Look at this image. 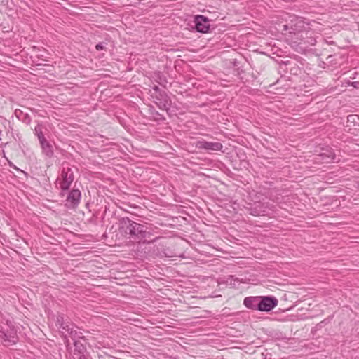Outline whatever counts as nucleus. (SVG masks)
<instances>
[{
	"instance_id": "1",
	"label": "nucleus",
	"mask_w": 359,
	"mask_h": 359,
	"mask_svg": "<svg viewBox=\"0 0 359 359\" xmlns=\"http://www.w3.org/2000/svg\"><path fill=\"white\" fill-rule=\"evenodd\" d=\"M286 42L299 53H304L316 45L318 34L311 29L309 24L298 16H292L289 22L283 25Z\"/></svg>"
},
{
	"instance_id": "13",
	"label": "nucleus",
	"mask_w": 359,
	"mask_h": 359,
	"mask_svg": "<svg viewBox=\"0 0 359 359\" xmlns=\"http://www.w3.org/2000/svg\"><path fill=\"white\" fill-rule=\"evenodd\" d=\"M321 157V160L325 163H330L333 161L335 158V154L331 149H323V151L319 154Z\"/></svg>"
},
{
	"instance_id": "5",
	"label": "nucleus",
	"mask_w": 359,
	"mask_h": 359,
	"mask_svg": "<svg viewBox=\"0 0 359 359\" xmlns=\"http://www.w3.org/2000/svg\"><path fill=\"white\" fill-rule=\"evenodd\" d=\"M278 301L273 296H259L258 311L269 312L277 305Z\"/></svg>"
},
{
	"instance_id": "2",
	"label": "nucleus",
	"mask_w": 359,
	"mask_h": 359,
	"mask_svg": "<svg viewBox=\"0 0 359 359\" xmlns=\"http://www.w3.org/2000/svg\"><path fill=\"white\" fill-rule=\"evenodd\" d=\"M118 231L125 236H128L137 243L143 241L149 234L147 227L143 224L137 223L126 217L119 219Z\"/></svg>"
},
{
	"instance_id": "18",
	"label": "nucleus",
	"mask_w": 359,
	"mask_h": 359,
	"mask_svg": "<svg viewBox=\"0 0 359 359\" xmlns=\"http://www.w3.org/2000/svg\"><path fill=\"white\" fill-rule=\"evenodd\" d=\"M150 114L153 116L154 119L156 121H163L165 118L163 115L159 114L154 107L150 109Z\"/></svg>"
},
{
	"instance_id": "15",
	"label": "nucleus",
	"mask_w": 359,
	"mask_h": 359,
	"mask_svg": "<svg viewBox=\"0 0 359 359\" xmlns=\"http://www.w3.org/2000/svg\"><path fill=\"white\" fill-rule=\"evenodd\" d=\"M34 134L37 136L39 142L46 140V137L43 133L42 126L41 124H37V126L35 127Z\"/></svg>"
},
{
	"instance_id": "4",
	"label": "nucleus",
	"mask_w": 359,
	"mask_h": 359,
	"mask_svg": "<svg viewBox=\"0 0 359 359\" xmlns=\"http://www.w3.org/2000/svg\"><path fill=\"white\" fill-rule=\"evenodd\" d=\"M272 208H273V206L269 203L259 201L247 208V210L251 215L258 217L269 215L270 211L273 210Z\"/></svg>"
},
{
	"instance_id": "12",
	"label": "nucleus",
	"mask_w": 359,
	"mask_h": 359,
	"mask_svg": "<svg viewBox=\"0 0 359 359\" xmlns=\"http://www.w3.org/2000/svg\"><path fill=\"white\" fill-rule=\"evenodd\" d=\"M39 143L42 149L43 154L48 158L52 157L54 154V151L53 146L50 144V142L46 139L39 142Z\"/></svg>"
},
{
	"instance_id": "14",
	"label": "nucleus",
	"mask_w": 359,
	"mask_h": 359,
	"mask_svg": "<svg viewBox=\"0 0 359 359\" xmlns=\"http://www.w3.org/2000/svg\"><path fill=\"white\" fill-rule=\"evenodd\" d=\"M67 334L75 341L77 339L83 338V333L76 330H74L73 326L70 328V330L67 332Z\"/></svg>"
},
{
	"instance_id": "9",
	"label": "nucleus",
	"mask_w": 359,
	"mask_h": 359,
	"mask_svg": "<svg viewBox=\"0 0 359 359\" xmlns=\"http://www.w3.org/2000/svg\"><path fill=\"white\" fill-rule=\"evenodd\" d=\"M195 28L197 32L206 33L210 29L209 21L207 18L203 15H197L195 18Z\"/></svg>"
},
{
	"instance_id": "23",
	"label": "nucleus",
	"mask_w": 359,
	"mask_h": 359,
	"mask_svg": "<svg viewBox=\"0 0 359 359\" xmlns=\"http://www.w3.org/2000/svg\"><path fill=\"white\" fill-rule=\"evenodd\" d=\"M354 117H355V116H354L353 115H350V116H348V121H351V118H353H353H354Z\"/></svg>"
},
{
	"instance_id": "7",
	"label": "nucleus",
	"mask_w": 359,
	"mask_h": 359,
	"mask_svg": "<svg viewBox=\"0 0 359 359\" xmlns=\"http://www.w3.org/2000/svg\"><path fill=\"white\" fill-rule=\"evenodd\" d=\"M196 147L199 149L206 151H221L223 148V145L220 142H208L204 140L197 141Z\"/></svg>"
},
{
	"instance_id": "16",
	"label": "nucleus",
	"mask_w": 359,
	"mask_h": 359,
	"mask_svg": "<svg viewBox=\"0 0 359 359\" xmlns=\"http://www.w3.org/2000/svg\"><path fill=\"white\" fill-rule=\"evenodd\" d=\"M62 325H59L57 327L60 329V332L66 337L67 334L65 332H67L70 330V328L73 326L72 324L69 322H64Z\"/></svg>"
},
{
	"instance_id": "6",
	"label": "nucleus",
	"mask_w": 359,
	"mask_h": 359,
	"mask_svg": "<svg viewBox=\"0 0 359 359\" xmlns=\"http://www.w3.org/2000/svg\"><path fill=\"white\" fill-rule=\"evenodd\" d=\"M62 182H60V189L62 191H67L69 189L74 180V172L69 166H63L61 171Z\"/></svg>"
},
{
	"instance_id": "19",
	"label": "nucleus",
	"mask_w": 359,
	"mask_h": 359,
	"mask_svg": "<svg viewBox=\"0 0 359 359\" xmlns=\"http://www.w3.org/2000/svg\"><path fill=\"white\" fill-rule=\"evenodd\" d=\"M65 322V320H64V317L62 316V315H58L57 316V320H56V326L58 327L59 325H62L63 323Z\"/></svg>"
},
{
	"instance_id": "11",
	"label": "nucleus",
	"mask_w": 359,
	"mask_h": 359,
	"mask_svg": "<svg viewBox=\"0 0 359 359\" xmlns=\"http://www.w3.org/2000/svg\"><path fill=\"white\" fill-rule=\"evenodd\" d=\"M259 296L248 297L244 299L243 304L248 309L258 310Z\"/></svg>"
},
{
	"instance_id": "3",
	"label": "nucleus",
	"mask_w": 359,
	"mask_h": 359,
	"mask_svg": "<svg viewBox=\"0 0 359 359\" xmlns=\"http://www.w3.org/2000/svg\"><path fill=\"white\" fill-rule=\"evenodd\" d=\"M0 341L6 345L15 344L18 341L17 331L14 326L7 323V327L0 325Z\"/></svg>"
},
{
	"instance_id": "21",
	"label": "nucleus",
	"mask_w": 359,
	"mask_h": 359,
	"mask_svg": "<svg viewBox=\"0 0 359 359\" xmlns=\"http://www.w3.org/2000/svg\"><path fill=\"white\" fill-rule=\"evenodd\" d=\"M153 89L156 92V95H159V93H165V91L161 90L157 86H154Z\"/></svg>"
},
{
	"instance_id": "10",
	"label": "nucleus",
	"mask_w": 359,
	"mask_h": 359,
	"mask_svg": "<svg viewBox=\"0 0 359 359\" xmlns=\"http://www.w3.org/2000/svg\"><path fill=\"white\" fill-rule=\"evenodd\" d=\"M81 197V191L79 189H72L69 192L67 197L68 206L74 208L78 206Z\"/></svg>"
},
{
	"instance_id": "17",
	"label": "nucleus",
	"mask_w": 359,
	"mask_h": 359,
	"mask_svg": "<svg viewBox=\"0 0 359 359\" xmlns=\"http://www.w3.org/2000/svg\"><path fill=\"white\" fill-rule=\"evenodd\" d=\"M74 353H84L86 351V348L84 347V346L78 341H74Z\"/></svg>"
},
{
	"instance_id": "8",
	"label": "nucleus",
	"mask_w": 359,
	"mask_h": 359,
	"mask_svg": "<svg viewBox=\"0 0 359 359\" xmlns=\"http://www.w3.org/2000/svg\"><path fill=\"white\" fill-rule=\"evenodd\" d=\"M154 98V102L160 109L168 111L170 109L171 101L166 93H159Z\"/></svg>"
},
{
	"instance_id": "22",
	"label": "nucleus",
	"mask_w": 359,
	"mask_h": 359,
	"mask_svg": "<svg viewBox=\"0 0 359 359\" xmlns=\"http://www.w3.org/2000/svg\"><path fill=\"white\" fill-rule=\"evenodd\" d=\"M158 79H159L158 83H159V84H161V85H163V83L164 81H165V79L164 77L161 76H158Z\"/></svg>"
},
{
	"instance_id": "20",
	"label": "nucleus",
	"mask_w": 359,
	"mask_h": 359,
	"mask_svg": "<svg viewBox=\"0 0 359 359\" xmlns=\"http://www.w3.org/2000/svg\"><path fill=\"white\" fill-rule=\"evenodd\" d=\"M106 43H99L95 46V49L97 50H102L106 49Z\"/></svg>"
}]
</instances>
